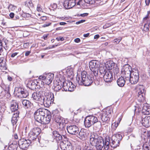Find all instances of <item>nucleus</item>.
Wrapping results in <instances>:
<instances>
[{
    "label": "nucleus",
    "instance_id": "nucleus-60",
    "mask_svg": "<svg viewBox=\"0 0 150 150\" xmlns=\"http://www.w3.org/2000/svg\"><path fill=\"white\" fill-rule=\"evenodd\" d=\"M145 3L146 5L149 6L150 2V0H145Z\"/></svg>",
    "mask_w": 150,
    "mask_h": 150
},
{
    "label": "nucleus",
    "instance_id": "nucleus-25",
    "mask_svg": "<svg viewBox=\"0 0 150 150\" xmlns=\"http://www.w3.org/2000/svg\"><path fill=\"white\" fill-rule=\"evenodd\" d=\"M125 78H124L122 76L120 77V78L117 79V85L120 87H122L124 85L125 82L127 81Z\"/></svg>",
    "mask_w": 150,
    "mask_h": 150
},
{
    "label": "nucleus",
    "instance_id": "nucleus-2",
    "mask_svg": "<svg viewBox=\"0 0 150 150\" xmlns=\"http://www.w3.org/2000/svg\"><path fill=\"white\" fill-rule=\"evenodd\" d=\"M96 143L95 145L97 149L101 150L104 146V148L105 150H107L110 147V138L108 137H106L105 139V143L103 138L102 137H100Z\"/></svg>",
    "mask_w": 150,
    "mask_h": 150
},
{
    "label": "nucleus",
    "instance_id": "nucleus-3",
    "mask_svg": "<svg viewBox=\"0 0 150 150\" xmlns=\"http://www.w3.org/2000/svg\"><path fill=\"white\" fill-rule=\"evenodd\" d=\"M48 92L49 91H47ZM48 92H45L44 96L43 95L42 97L41 101L43 102L44 106L46 107H49L52 102H53L54 101V95L52 93L47 95Z\"/></svg>",
    "mask_w": 150,
    "mask_h": 150
},
{
    "label": "nucleus",
    "instance_id": "nucleus-27",
    "mask_svg": "<svg viewBox=\"0 0 150 150\" xmlns=\"http://www.w3.org/2000/svg\"><path fill=\"white\" fill-rule=\"evenodd\" d=\"M93 125V128L96 131H99L101 129L102 127L101 123L98 120L95 124Z\"/></svg>",
    "mask_w": 150,
    "mask_h": 150
},
{
    "label": "nucleus",
    "instance_id": "nucleus-15",
    "mask_svg": "<svg viewBox=\"0 0 150 150\" xmlns=\"http://www.w3.org/2000/svg\"><path fill=\"white\" fill-rule=\"evenodd\" d=\"M43 94H45V91H44L34 92L32 94V97L35 100H41Z\"/></svg>",
    "mask_w": 150,
    "mask_h": 150
},
{
    "label": "nucleus",
    "instance_id": "nucleus-46",
    "mask_svg": "<svg viewBox=\"0 0 150 150\" xmlns=\"http://www.w3.org/2000/svg\"><path fill=\"white\" fill-rule=\"evenodd\" d=\"M67 144H64L63 142H62L60 143V147L62 150H66Z\"/></svg>",
    "mask_w": 150,
    "mask_h": 150
},
{
    "label": "nucleus",
    "instance_id": "nucleus-59",
    "mask_svg": "<svg viewBox=\"0 0 150 150\" xmlns=\"http://www.w3.org/2000/svg\"><path fill=\"white\" fill-rule=\"evenodd\" d=\"M18 53H17V52H15L14 53H13L11 55V57H12V58L14 57L15 56H16L17 55Z\"/></svg>",
    "mask_w": 150,
    "mask_h": 150
},
{
    "label": "nucleus",
    "instance_id": "nucleus-19",
    "mask_svg": "<svg viewBox=\"0 0 150 150\" xmlns=\"http://www.w3.org/2000/svg\"><path fill=\"white\" fill-rule=\"evenodd\" d=\"M45 115L46 116L44 117L41 122L39 123L43 124H47L49 123L51 118L50 113L49 112Z\"/></svg>",
    "mask_w": 150,
    "mask_h": 150
},
{
    "label": "nucleus",
    "instance_id": "nucleus-20",
    "mask_svg": "<svg viewBox=\"0 0 150 150\" xmlns=\"http://www.w3.org/2000/svg\"><path fill=\"white\" fill-rule=\"evenodd\" d=\"M142 123L145 127H148L150 126V116H146L142 118Z\"/></svg>",
    "mask_w": 150,
    "mask_h": 150
},
{
    "label": "nucleus",
    "instance_id": "nucleus-56",
    "mask_svg": "<svg viewBox=\"0 0 150 150\" xmlns=\"http://www.w3.org/2000/svg\"><path fill=\"white\" fill-rule=\"evenodd\" d=\"M85 21V20H81L80 21H77L76 22V24H80L81 23H83Z\"/></svg>",
    "mask_w": 150,
    "mask_h": 150
},
{
    "label": "nucleus",
    "instance_id": "nucleus-33",
    "mask_svg": "<svg viewBox=\"0 0 150 150\" xmlns=\"http://www.w3.org/2000/svg\"><path fill=\"white\" fill-rule=\"evenodd\" d=\"M86 3L84 0L83 1L82 0H80L77 2V5H79L80 6L83 8H86L87 7V5L86 4Z\"/></svg>",
    "mask_w": 150,
    "mask_h": 150
},
{
    "label": "nucleus",
    "instance_id": "nucleus-11",
    "mask_svg": "<svg viewBox=\"0 0 150 150\" xmlns=\"http://www.w3.org/2000/svg\"><path fill=\"white\" fill-rule=\"evenodd\" d=\"M136 89L138 92V96L140 99V100H144L145 93L144 86L142 85H137L136 87Z\"/></svg>",
    "mask_w": 150,
    "mask_h": 150
},
{
    "label": "nucleus",
    "instance_id": "nucleus-48",
    "mask_svg": "<svg viewBox=\"0 0 150 150\" xmlns=\"http://www.w3.org/2000/svg\"><path fill=\"white\" fill-rule=\"evenodd\" d=\"M112 25V23H107L103 26V29H105L111 26Z\"/></svg>",
    "mask_w": 150,
    "mask_h": 150
},
{
    "label": "nucleus",
    "instance_id": "nucleus-43",
    "mask_svg": "<svg viewBox=\"0 0 150 150\" xmlns=\"http://www.w3.org/2000/svg\"><path fill=\"white\" fill-rule=\"evenodd\" d=\"M4 48L2 41L0 39V55H1L3 54Z\"/></svg>",
    "mask_w": 150,
    "mask_h": 150
},
{
    "label": "nucleus",
    "instance_id": "nucleus-52",
    "mask_svg": "<svg viewBox=\"0 0 150 150\" xmlns=\"http://www.w3.org/2000/svg\"><path fill=\"white\" fill-rule=\"evenodd\" d=\"M102 0H95V3L96 4H98L99 5H102L103 3H101V1Z\"/></svg>",
    "mask_w": 150,
    "mask_h": 150
},
{
    "label": "nucleus",
    "instance_id": "nucleus-30",
    "mask_svg": "<svg viewBox=\"0 0 150 150\" xmlns=\"http://www.w3.org/2000/svg\"><path fill=\"white\" fill-rule=\"evenodd\" d=\"M38 135H35L31 130L29 133V138L30 141L33 140L37 138Z\"/></svg>",
    "mask_w": 150,
    "mask_h": 150
},
{
    "label": "nucleus",
    "instance_id": "nucleus-58",
    "mask_svg": "<svg viewBox=\"0 0 150 150\" xmlns=\"http://www.w3.org/2000/svg\"><path fill=\"white\" fill-rule=\"evenodd\" d=\"M40 19L42 21H45L47 19V17L45 16H42L40 18Z\"/></svg>",
    "mask_w": 150,
    "mask_h": 150
},
{
    "label": "nucleus",
    "instance_id": "nucleus-49",
    "mask_svg": "<svg viewBox=\"0 0 150 150\" xmlns=\"http://www.w3.org/2000/svg\"><path fill=\"white\" fill-rule=\"evenodd\" d=\"M51 24H52L51 23L49 22H47V23H45L42 26V27H44V28L47 27H48V26L51 25Z\"/></svg>",
    "mask_w": 150,
    "mask_h": 150
},
{
    "label": "nucleus",
    "instance_id": "nucleus-22",
    "mask_svg": "<svg viewBox=\"0 0 150 150\" xmlns=\"http://www.w3.org/2000/svg\"><path fill=\"white\" fill-rule=\"evenodd\" d=\"M6 60L4 57L0 58V68L2 70H6Z\"/></svg>",
    "mask_w": 150,
    "mask_h": 150
},
{
    "label": "nucleus",
    "instance_id": "nucleus-31",
    "mask_svg": "<svg viewBox=\"0 0 150 150\" xmlns=\"http://www.w3.org/2000/svg\"><path fill=\"white\" fill-rule=\"evenodd\" d=\"M122 137L121 135L118 134H114L112 136L111 140H118L120 141L122 139Z\"/></svg>",
    "mask_w": 150,
    "mask_h": 150
},
{
    "label": "nucleus",
    "instance_id": "nucleus-41",
    "mask_svg": "<svg viewBox=\"0 0 150 150\" xmlns=\"http://www.w3.org/2000/svg\"><path fill=\"white\" fill-rule=\"evenodd\" d=\"M121 120V119L120 118L118 120L117 123L114 122L113 124H112V127L113 128H114L115 129L119 125V123L120 121Z\"/></svg>",
    "mask_w": 150,
    "mask_h": 150
},
{
    "label": "nucleus",
    "instance_id": "nucleus-38",
    "mask_svg": "<svg viewBox=\"0 0 150 150\" xmlns=\"http://www.w3.org/2000/svg\"><path fill=\"white\" fill-rule=\"evenodd\" d=\"M62 81H60V82H58V84L55 87V89L56 91H58L60 90L61 89H63V88L62 86Z\"/></svg>",
    "mask_w": 150,
    "mask_h": 150
},
{
    "label": "nucleus",
    "instance_id": "nucleus-64",
    "mask_svg": "<svg viewBox=\"0 0 150 150\" xmlns=\"http://www.w3.org/2000/svg\"><path fill=\"white\" fill-rule=\"evenodd\" d=\"M30 53L31 52L30 51H27L25 53V56H27L30 54Z\"/></svg>",
    "mask_w": 150,
    "mask_h": 150
},
{
    "label": "nucleus",
    "instance_id": "nucleus-39",
    "mask_svg": "<svg viewBox=\"0 0 150 150\" xmlns=\"http://www.w3.org/2000/svg\"><path fill=\"white\" fill-rule=\"evenodd\" d=\"M150 107L149 106L148 104H144L143 105L142 109V112H143L144 113V114L146 112V111H147L148 108H149Z\"/></svg>",
    "mask_w": 150,
    "mask_h": 150
},
{
    "label": "nucleus",
    "instance_id": "nucleus-34",
    "mask_svg": "<svg viewBox=\"0 0 150 150\" xmlns=\"http://www.w3.org/2000/svg\"><path fill=\"white\" fill-rule=\"evenodd\" d=\"M36 83H38L37 80H34L29 83V85L31 86L30 88L31 89H33L36 88V87L37 86Z\"/></svg>",
    "mask_w": 150,
    "mask_h": 150
},
{
    "label": "nucleus",
    "instance_id": "nucleus-50",
    "mask_svg": "<svg viewBox=\"0 0 150 150\" xmlns=\"http://www.w3.org/2000/svg\"><path fill=\"white\" fill-rule=\"evenodd\" d=\"M83 150H91L90 146H86L83 148Z\"/></svg>",
    "mask_w": 150,
    "mask_h": 150
},
{
    "label": "nucleus",
    "instance_id": "nucleus-4",
    "mask_svg": "<svg viewBox=\"0 0 150 150\" xmlns=\"http://www.w3.org/2000/svg\"><path fill=\"white\" fill-rule=\"evenodd\" d=\"M98 114L95 115H90L86 117L84 121V125L86 127L89 128L95 124L99 120Z\"/></svg>",
    "mask_w": 150,
    "mask_h": 150
},
{
    "label": "nucleus",
    "instance_id": "nucleus-29",
    "mask_svg": "<svg viewBox=\"0 0 150 150\" xmlns=\"http://www.w3.org/2000/svg\"><path fill=\"white\" fill-rule=\"evenodd\" d=\"M86 137V134L83 130H81L79 134V137L82 140H84Z\"/></svg>",
    "mask_w": 150,
    "mask_h": 150
},
{
    "label": "nucleus",
    "instance_id": "nucleus-18",
    "mask_svg": "<svg viewBox=\"0 0 150 150\" xmlns=\"http://www.w3.org/2000/svg\"><path fill=\"white\" fill-rule=\"evenodd\" d=\"M101 137H99L96 134H92L90 137V144L92 145H95L96 143L98 140V139Z\"/></svg>",
    "mask_w": 150,
    "mask_h": 150
},
{
    "label": "nucleus",
    "instance_id": "nucleus-8",
    "mask_svg": "<svg viewBox=\"0 0 150 150\" xmlns=\"http://www.w3.org/2000/svg\"><path fill=\"white\" fill-rule=\"evenodd\" d=\"M139 71L138 70L134 69L132 71L131 74L129 78V81L132 84H135L138 81L139 76Z\"/></svg>",
    "mask_w": 150,
    "mask_h": 150
},
{
    "label": "nucleus",
    "instance_id": "nucleus-51",
    "mask_svg": "<svg viewBox=\"0 0 150 150\" xmlns=\"http://www.w3.org/2000/svg\"><path fill=\"white\" fill-rule=\"evenodd\" d=\"M27 5L29 8L30 7H32L33 6L32 2L31 1H30L27 3Z\"/></svg>",
    "mask_w": 150,
    "mask_h": 150
},
{
    "label": "nucleus",
    "instance_id": "nucleus-55",
    "mask_svg": "<svg viewBox=\"0 0 150 150\" xmlns=\"http://www.w3.org/2000/svg\"><path fill=\"white\" fill-rule=\"evenodd\" d=\"M150 114V107L149 108H148L147 110V111H146V112H145L144 114L149 115Z\"/></svg>",
    "mask_w": 150,
    "mask_h": 150
},
{
    "label": "nucleus",
    "instance_id": "nucleus-36",
    "mask_svg": "<svg viewBox=\"0 0 150 150\" xmlns=\"http://www.w3.org/2000/svg\"><path fill=\"white\" fill-rule=\"evenodd\" d=\"M31 130L36 135H38L41 132L40 129L38 127H35L32 129Z\"/></svg>",
    "mask_w": 150,
    "mask_h": 150
},
{
    "label": "nucleus",
    "instance_id": "nucleus-16",
    "mask_svg": "<svg viewBox=\"0 0 150 150\" xmlns=\"http://www.w3.org/2000/svg\"><path fill=\"white\" fill-rule=\"evenodd\" d=\"M76 4L75 0H66L64 3V6L66 9H70L74 7Z\"/></svg>",
    "mask_w": 150,
    "mask_h": 150
},
{
    "label": "nucleus",
    "instance_id": "nucleus-13",
    "mask_svg": "<svg viewBox=\"0 0 150 150\" xmlns=\"http://www.w3.org/2000/svg\"><path fill=\"white\" fill-rule=\"evenodd\" d=\"M67 129L69 133L73 135L76 134L79 131L78 127L75 125L68 126L67 127Z\"/></svg>",
    "mask_w": 150,
    "mask_h": 150
},
{
    "label": "nucleus",
    "instance_id": "nucleus-6",
    "mask_svg": "<svg viewBox=\"0 0 150 150\" xmlns=\"http://www.w3.org/2000/svg\"><path fill=\"white\" fill-rule=\"evenodd\" d=\"M89 67L91 71L93 72L95 76L98 75L99 68V62L96 60H92L89 63Z\"/></svg>",
    "mask_w": 150,
    "mask_h": 150
},
{
    "label": "nucleus",
    "instance_id": "nucleus-10",
    "mask_svg": "<svg viewBox=\"0 0 150 150\" xmlns=\"http://www.w3.org/2000/svg\"><path fill=\"white\" fill-rule=\"evenodd\" d=\"M131 67L128 65L124 66L122 69L121 74L123 75L126 80L129 79V78L131 74Z\"/></svg>",
    "mask_w": 150,
    "mask_h": 150
},
{
    "label": "nucleus",
    "instance_id": "nucleus-35",
    "mask_svg": "<svg viewBox=\"0 0 150 150\" xmlns=\"http://www.w3.org/2000/svg\"><path fill=\"white\" fill-rule=\"evenodd\" d=\"M23 90H24V89L21 87H16L15 89L14 92L16 94H18L19 96V94H21L22 92H23Z\"/></svg>",
    "mask_w": 150,
    "mask_h": 150
},
{
    "label": "nucleus",
    "instance_id": "nucleus-57",
    "mask_svg": "<svg viewBox=\"0 0 150 150\" xmlns=\"http://www.w3.org/2000/svg\"><path fill=\"white\" fill-rule=\"evenodd\" d=\"M5 91H6L7 93H8L9 91V87L8 86H6V88L4 89Z\"/></svg>",
    "mask_w": 150,
    "mask_h": 150
},
{
    "label": "nucleus",
    "instance_id": "nucleus-45",
    "mask_svg": "<svg viewBox=\"0 0 150 150\" xmlns=\"http://www.w3.org/2000/svg\"><path fill=\"white\" fill-rule=\"evenodd\" d=\"M122 38L121 37H119L118 38L115 39L113 40V42L115 43L116 44H118L120 41L122 40Z\"/></svg>",
    "mask_w": 150,
    "mask_h": 150
},
{
    "label": "nucleus",
    "instance_id": "nucleus-54",
    "mask_svg": "<svg viewBox=\"0 0 150 150\" xmlns=\"http://www.w3.org/2000/svg\"><path fill=\"white\" fill-rule=\"evenodd\" d=\"M149 16H148L147 15H146L145 17H144L143 18V21H147V20L149 19Z\"/></svg>",
    "mask_w": 150,
    "mask_h": 150
},
{
    "label": "nucleus",
    "instance_id": "nucleus-53",
    "mask_svg": "<svg viewBox=\"0 0 150 150\" xmlns=\"http://www.w3.org/2000/svg\"><path fill=\"white\" fill-rule=\"evenodd\" d=\"M56 40L58 41H63L64 40V38L62 37H59L56 38Z\"/></svg>",
    "mask_w": 150,
    "mask_h": 150
},
{
    "label": "nucleus",
    "instance_id": "nucleus-61",
    "mask_svg": "<svg viewBox=\"0 0 150 150\" xmlns=\"http://www.w3.org/2000/svg\"><path fill=\"white\" fill-rule=\"evenodd\" d=\"M37 9L38 11H42V8H40V7L39 6V5L38 6Z\"/></svg>",
    "mask_w": 150,
    "mask_h": 150
},
{
    "label": "nucleus",
    "instance_id": "nucleus-23",
    "mask_svg": "<svg viewBox=\"0 0 150 150\" xmlns=\"http://www.w3.org/2000/svg\"><path fill=\"white\" fill-rule=\"evenodd\" d=\"M18 115L19 112H18L13 113L11 120V122L13 125L16 124L17 123L19 118Z\"/></svg>",
    "mask_w": 150,
    "mask_h": 150
},
{
    "label": "nucleus",
    "instance_id": "nucleus-1",
    "mask_svg": "<svg viewBox=\"0 0 150 150\" xmlns=\"http://www.w3.org/2000/svg\"><path fill=\"white\" fill-rule=\"evenodd\" d=\"M87 74L86 71H83L81 72V76H77L76 80L79 85L88 86L92 83L93 78L91 76L87 77Z\"/></svg>",
    "mask_w": 150,
    "mask_h": 150
},
{
    "label": "nucleus",
    "instance_id": "nucleus-40",
    "mask_svg": "<svg viewBox=\"0 0 150 150\" xmlns=\"http://www.w3.org/2000/svg\"><path fill=\"white\" fill-rule=\"evenodd\" d=\"M73 147L71 143L69 142H67L66 150H73Z\"/></svg>",
    "mask_w": 150,
    "mask_h": 150
},
{
    "label": "nucleus",
    "instance_id": "nucleus-5",
    "mask_svg": "<svg viewBox=\"0 0 150 150\" xmlns=\"http://www.w3.org/2000/svg\"><path fill=\"white\" fill-rule=\"evenodd\" d=\"M49 112L44 108L38 109L34 113V118L36 121L40 122L43 118Z\"/></svg>",
    "mask_w": 150,
    "mask_h": 150
},
{
    "label": "nucleus",
    "instance_id": "nucleus-47",
    "mask_svg": "<svg viewBox=\"0 0 150 150\" xmlns=\"http://www.w3.org/2000/svg\"><path fill=\"white\" fill-rule=\"evenodd\" d=\"M84 2L87 4H93L95 3V0H84Z\"/></svg>",
    "mask_w": 150,
    "mask_h": 150
},
{
    "label": "nucleus",
    "instance_id": "nucleus-24",
    "mask_svg": "<svg viewBox=\"0 0 150 150\" xmlns=\"http://www.w3.org/2000/svg\"><path fill=\"white\" fill-rule=\"evenodd\" d=\"M98 119H101L103 122H106L109 120V118L108 115L104 113H98Z\"/></svg>",
    "mask_w": 150,
    "mask_h": 150
},
{
    "label": "nucleus",
    "instance_id": "nucleus-7",
    "mask_svg": "<svg viewBox=\"0 0 150 150\" xmlns=\"http://www.w3.org/2000/svg\"><path fill=\"white\" fill-rule=\"evenodd\" d=\"M54 77V74L51 73L46 74L44 75H41L39 76V79L42 80L44 83L49 85L52 82Z\"/></svg>",
    "mask_w": 150,
    "mask_h": 150
},
{
    "label": "nucleus",
    "instance_id": "nucleus-62",
    "mask_svg": "<svg viewBox=\"0 0 150 150\" xmlns=\"http://www.w3.org/2000/svg\"><path fill=\"white\" fill-rule=\"evenodd\" d=\"M9 16L11 18H13L14 16V14L13 13H11L9 14Z\"/></svg>",
    "mask_w": 150,
    "mask_h": 150
},
{
    "label": "nucleus",
    "instance_id": "nucleus-14",
    "mask_svg": "<svg viewBox=\"0 0 150 150\" xmlns=\"http://www.w3.org/2000/svg\"><path fill=\"white\" fill-rule=\"evenodd\" d=\"M65 131L63 130L61 134H59L57 131H54L53 132V137L54 139H55L57 141L61 140L62 139V136H63L64 138H66V136L64 134L65 133Z\"/></svg>",
    "mask_w": 150,
    "mask_h": 150
},
{
    "label": "nucleus",
    "instance_id": "nucleus-37",
    "mask_svg": "<svg viewBox=\"0 0 150 150\" xmlns=\"http://www.w3.org/2000/svg\"><path fill=\"white\" fill-rule=\"evenodd\" d=\"M23 93L19 94V96L21 98H25L28 96V93L26 91H23Z\"/></svg>",
    "mask_w": 150,
    "mask_h": 150
},
{
    "label": "nucleus",
    "instance_id": "nucleus-44",
    "mask_svg": "<svg viewBox=\"0 0 150 150\" xmlns=\"http://www.w3.org/2000/svg\"><path fill=\"white\" fill-rule=\"evenodd\" d=\"M16 8V7L13 5L10 4L8 6V8L9 10L13 11L15 10Z\"/></svg>",
    "mask_w": 150,
    "mask_h": 150
},
{
    "label": "nucleus",
    "instance_id": "nucleus-26",
    "mask_svg": "<svg viewBox=\"0 0 150 150\" xmlns=\"http://www.w3.org/2000/svg\"><path fill=\"white\" fill-rule=\"evenodd\" d=\"M10 108L12 112H17L16 110L18 109V105L15 101H13L11 103Z\"/></svg>",
    "mask_w": 150,
    "mask_h": 150
},
{
    "label": "nucleus",
    "instance_id": "nucleus-17",
    "mask_svg": "<svg viewBox=\"0 0 150 150\" xmlns=\"http://www.w3.org/2000/svg\"><path fill=\"white\" fill-rule=\"evenodd\" d=\"M55 121L57 123V125L60 128H64L65 125L64 120L60 116L56 117Z\"/></svg>",
    "mask_w": 150,
    "mask_h": 150
},
{
    "label": "nucleus",
    "instance_id": "nucleus-32",
    "mask_svg": "<svg viewBox=\"0 0 150 150\" xmlns=\"http://www.w3.org/2000/svg\"><path fill=\"white\" fill-rule=\"evenodd\" d=\"M112 143L110 144V146L114 148L119 146L120 141L118 140H112Z\"/></svg>",
    "mask_w": 150,
    "mask_h": 150
},
{
    "label": "nucleus",
    "instance_id": "nucleus-42",
    "mask_svg": "<svg viewBox=\"0 0 150 150\" xmlns=\"http://www.w3.org/2000/svg\"><path fill=\"white\" fill-rule=\"evenodd\" d=\"M149 23H147L145 24L143 28V30L146 32L148 31L149 29Z\"/></svg>",
    "mask_w": 150,
    "mask_h": 150
},
{
    "label": "nucleus",
    "instance_id": "nucleus-28",
    "mask_svg": "<svg viewBox=\"0 0 150 150\" xmlns=\"http://www.w3.org/2000/svg\"><path fill=\"white\" fill-rule=\"evenodd\" d=\"M21 102L23 107L25 109L29 108L32 105V104L31 102L26 100H22Z\"/></svg>",
    "mask_w": 150,
    "mask_h": 150
},
{
    "label": "nucleus",
    "instance_id": "nucleus-63",
    "mask_svg": "<svg viewBox=\"0 0 150 150\" xmlns=\"http://www.w3.org/2000/svg\"><path fill=\"white\" fill-rule=\"evenodd\" d=\"M80 40L79 38H76L74 40V41L78 43V42H80Z\"/></svg>",
    "mask_w": 150,
    "mask_h": 150
},
{
    "label": "nucleus",
    "instance_id": "nucleus-21",
    "mask_svg": "<svg viewBox=\"0 0 150 150\" xmlns=\"http://www.w3.org/2000/svg\"><path fill=\"white\" fill-rule=\"evenodd\" d=\"M103 79L106 82L111 81L113 79L112 73L109 72H106L104 76Z\"/></svg>",
    "mask_w": 150,
    "mask_h": 150
},
{
    "label": "nucleus",
    "instance_id": "nucleus-12",
    "mask_svg": "<svg viewBox=\"0 0 150 150\" xmlns=\"http://www.w3.org/2000/svg\"><path fill=\"white\" fill-rule=\"evenodd\" d=\"M31 142L30 140L22 139L18 141V144L19 147L22 149L25 150L28 148Z\"/></svg>",
    "mask_w": 150,
    "mask_h": 150
},
{
    "label": "nucleus",
    "instance_id": "nucleus-9",
    "mask_svg": "<svg viewBox=\"0 0 150 150\" xmlns=\"http://www.w3.org/2000/svg\"><path fill=\"white\" fill-rule=\"evenodd\" d=\"M62 91H72L74 90V85L71 81H65L63 80V81H62Z\"/></svg>",
    "mask_w": 150,
    "mask_h": 150
}]
</instances>
